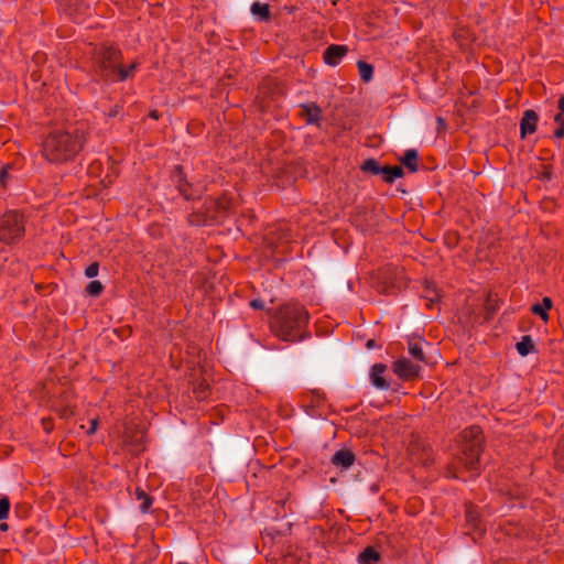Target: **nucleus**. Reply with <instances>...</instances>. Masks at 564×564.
<instances>
[{
	"label": "nucleus",
	"mask_w": 564,
	"mask_h": 564,
	"mask_svg": "<svg viewBox=\"0 0 564 564\" xmlns=\"http://www.w3.org/2000/svg\"><path fill=\"white\" fill-rule=\"evenodd\" d=\"M486 319L489 321L496 312V307L491 304L490 299L486 303Z\"/></svg>",
	"instance_id": "37"
},
{
	"label": "nucleus",
	"mask_w": 564,
	"mask_h": 564,
	"mask_svg": "<svg viewBox=\"0 0 564 564\" xmlns=\"http://www.w3.org/2000/svg\"><path fill=\"white\" fill-rule=\"evenodd\" d=\"M386 370L387 366L384 364H375L371 368V382L376 388L381 390H388L390 388V383L382 376Z\"/></svg>",
	"instance_id": "14"
},
{
	"label": "nucleus",
	"mask_w": 564,
	"mask_h": 564,
	"mask_svg": "<svg viewBox=\"0 0 564 564\" xmlns=\"http://www.w3.org/2000/svg\"><path fill=\"white\" fill-rule=\"evenodd\" d=\"M422 341L423 340L421 338L410 339L408 348H409V354L412 356V358H414L417 361L425 362L426 360H425V355H424V351L422 348Z\"/></svg>",
	"instance_id": "21"
},
{
	"label": "nucleus",
	"mask_w": 564,
	"mask_h": 564,
	"mask_svg": "<svg viewBox=\"0 0 564 564\" xmlns=\"http://www.w3.org/2000/svg\"><path fill=\"white\" fill-rule=\"evenodd\" d=\"M516 348L519 355L523 357L535 350L534 343L529 335L523 336L521 340L517 343Z\"/></svg>",
	"instance_id": "24"
},
{
	"label": "nucleus",
	"mask_w": 564,
	"mask_h": 564,
	"mask_svg": "<svg viewBox=\"0 0 564 564\" xmlns=\"http://www.w3.org/2000/svg\"><path fill=\"white\" fill-rule=\"evenodd\" d=\"M0 530L1 531H7L8 530V524L7 523H0Z\"/></svg>",
	"instance_id": "48"
},
{
	"label": "nucleus",
	"mask_w": 564,
	"mask_h": 564,
	"mask_svg": "<svg viewBox=\"0 0 564 564\" xmlns=\"http://www.w3.org/2000/svg\"><path fill=\"white\" fill-rule=\"evenodd\" d=\"M203 207L212 224H219L224 221L232 212L234 200L227 194H223L218 198H206Z\"/></svg>",
	"instance_id": "5"
},
{
	"label": "nucleus",
	"mask_w": 564,
	"mask_h": 564,
	"mask_svg": "<svg viewBox=\"0 0 564 564\" xmlns=\"http://www.w3.org/2000/svg\"><path fill=\"white\" fill-rule=\"evenodd\" d=\"M24 226L22 216L17 212H8L0 218V240L6 243L17 241L22 237Z\"/></svg>",
	"instance_id": "6"
},
{
	"label": "nucleus",
	"mask_w": 564,
	"mask_h": 564,
	"mask_svg": "<svg viewBox=\"0 0 564 564\" xmlns=\"http://www.w3.org/2000/svg\"><path fill=\"white\" fill-rule=\"evenodd\" d=\"M250 306L254 310H263L264 308V304H263V301H261L260 299H254L250 302Z\"/></svg>",
	"instance_id": "39"
},
{
	"label": "nucleus",
	"mask_w": 564,
	"mask_h": 564,
	"mask_svg": "<svg viewBox=\"0 0 564 564\" xmlns=\"http://www.w3.org/2000/svg\"><path fill=\"white\" fill-rule=\"evenodd\" d=\"M98 422L99 419L96 415L89 419V426L87 429L83 423L79 424L78 429L83 430L86 435H93L97 430Z\"/></svg>",
	"instance_id": "32"
},
{
	"label": "nucleus",
	"mask_w": 564,
	"mask_h": 564,
	"mask_svg": "<svg viewBox=\"0 0 564 564\" xmlns=\"http://www.w3.org/2000/svg\"><path fill=\"white\" fill-rule=\"evenodd\" d=\"M558 113H564V95L560 97L557 101Z\"/></svg>",
	"instance_id": "44"
},
{
	"label": "nucleus",
	"mask_w": 564,
	"mask_h": 564,
	"mask_svg": "<svg viewBox=\"0 0 564 564\" xmlns=\"http://www.w3.org/2000/svg\"><path fill=\"white\" fill-rule=\"evenodd\" d=\"M283 95V89L279 82L273 77H264L258 86L256 101L260 109L264 111L270 102Z\"/></svg>",
	"instance_id": "7"
},
{
	"label": "nucleus",
	"mask_w": 564,
	"mask_h": 564,
	"mask_svg": "<svg viewBox=\"0 0 564 564\" xmlns=\"http://www.w3.org/2000/svg\"><path fill=\"white\" fill-rule=\"evenodd\" d=\"M404 174L403 169L399 165H384L381 166L380 174L382 180L388 183L392 184L397 178L402 177Z\"/></svg>",
	"instance_id": "16"
},
{
	"label": "nucleus",
	"mask_w": 564,
	"mask_h": 564,
	"mask_svg": "<svg viewBox=\"0 0 564 564\" xmlns=\"http://www.w3.org/2000/svg\"><path fill=\"white\" fill-rule=\"evenodd\" d=\"M376 346V340L375 339H368L367 343H366V347L368 349H371Z\"/></svg>",
	"instance_id": "47"
},
{
	"label": "nucleus",
	"mask_w": 564,
	"mask_h": 564,
	"mask_svg": "<svg viewBox=\"0 0 564 564\" xmlns=\"http://www.w3.org/2000/svg\"><path fill=\"white\" fill-rule=\"evenodd\" d=\"M423 455H424V457L422 458V463L424 465L430 464L432 462L430 452L427 449H423Z\"/></svg>",
	"instance_id": "42"
},
{
	"label": "nucleus",
	"mask_w": 564,
	"mask_h": 564,
	"mask_svg": "<svg viewBox=\"0 0 564 564\" xmlns=\"http://www.w3.org/2000/svg\"><path fill=\"white\" fill-rule=\"evenodd\" d=\"M172 182L177 188L178 193L186 199H194L196 196L192 191V184L187 181L182 165H175L172 171Z\"/></svg>",
	"instance_id": "9"
},
{
	"label": "nucleus",
	"mask_w": 564,
	"mask_h": 564,
	"mask_svg": "<svg viewBox=\"0 0 564 564\" xmlns=\"http://www.w3.org/2000/svg\"><path fill=\"white\" fill-rule=\"evenodd\" d=\"M465 518L467 525H469L471 530H480L479 512L473 503H466Z\"/></svg>",
	"instance_id": "18"
},
{
	"label": "nucleus",
	"mask_w": 564,
	"mask_h": 564,
	"mask_svg": "<svg viewBox=\"0 0 564 564\" xmlns=\"http://www.w3.org/2000/svg\"><path fill=\"white\" fill-rule=\"evenodd\" d=\"M380 560V553L372 546H367L358 555L359 564H376Z\"/></svg>",
	"instance_id": "20"
},
{
	"label": "nucleus",
	"mask_w": 564,
	"mask_h": 564,
	"mask_svg": "<svg viewBox=\"0 0 564 564\" xmlns=\"http://www.w3.org/2000/svg\"><path fill=\"white\" fill-rule=\"evenodd\" d=\"M347 53L348 47L346 45L332 44L324 51L323 59L325 64L336 66L339 64L341 58L347 55Z\"/></svg>",
	"instance_id": "12"
},
{
	"label": "nucleus",
	"mask_w": 564,
	"mask_h": 564,
	"mask_svg": "<svg viewBox=\"0 0 564 564\" xmlns=\"http://www.w3.org/2000/svg\"><path fill=\"white\" fill-rule=\"evenodd\" d=\"M12 166L11 165H6L1 173H0V184L1 186L6 187L7 186V183H8V178L11 177V175L9 174V170H11Z\"/></svg>",
	"instance_id": "36"
},
{
	"label": "nucleus",
	"mask_w": 564,
	"mask_h": 564,
	"mask_svg": "<svg viewBox=\"0 0 564 564\" xmlns=\"http://www.w3.org/2000/svg\"><path fill=\"white\" fill-rule=\"evenodd\" d=\"M356 456L355 454L347 448L338 449L330 458V462L334 466L338 468L348 469L355 463Z\"/></svg>",
	"instance_id": "13"
},
{
	"label": "nucleus",
	"mask_w": 564,
	"mask_h": 564,
	"mask_svg": "<svg viewBox=\"0 0 564 564\" xmlns=\"http://www.w3.org/2000/svg\"><path fill=\"white\" fill-rule=\"evenodd\" d=\"M98 75L106 82H123L133 77L138 63L133 62L128 67L122 65L121 51L108 43L99 45L95 51Z\"/></svg>",
	"instance_id": "2"
},
{
	"label": "nucleus",
	"mask_w": 564,
	"mask_h": 564,
	"mask_svg": "<svg viewBox=\"0 0 564 564\" xmlns=\"http://www.w3.org/2000/svg\"><path fill=\"white\" fill-rule=\"evenodd\" d=\"M358 72L360 78L368 83L372 79L373 76V66L365 61H358L357 63Z\"/></svg>",
	"instance_id": "28"
},
{
	"label": "nucleus",
	"mask_w": 564,
	"mask_h": 564,
	"mask_svg": "<svg viewBox=\"0 0 564 564\" xmlns=\"http://www.w3.org/2000/svg\"><path fill=\"white\" fill-rule=\"evenodd\" d=\"M86 127L84 123H77V127L73 131V153L75 149L83 150L85 143Z\"/></svg>",
	"instance_id": "23"
},
{
	"label": "nucleus",
	"mask_w": 564,
	"mask_h": 564,
	"mask_svg": "<svg viewBox=\"0 0 564 564\" xmlns=\"http://www.w3.org/2000/svg\"><path fill=\"white\" fill-rule=\"evenodd\" d=\"M10 511V501L7 497L0 499V520L7 519Z\"/></svg>",
	"instance_id": "33"
},
{
	"label": "nucleus",
	"mask_w": 564,
	"mask_h": 564,
	"mask_svg": "<svg viewBox=\"0 0 564 564\" xmlns=\"http://www.w3.org/2000/svg\"><path fill=\"white\" fill-rule=\"evenodd\" d=\"M135 498L141 501L140 510L143 513L148 512L150 507L152 506L153 498L139 487L135 489Z\"/></svg>",
	"instance_id": "27"
},
{
	"label": "nucleus",
	"mask_w": 564,
	"mask_h": 564,
	"mask_svg": "<svg viewBox=\"0 0 564 564\" xmlns=\"http://www.w3.org/2000/svg\"><path fill=\"white\" fill-rule=\"evenodd\" d=\"M187 223L191 226H210L213 225L209 218L207 217V214L205 209L193 212L187 217Z\"/></svg>",
	"instance_id": "22"
},
{
	"label": "nucleus",
	"mask_w": 564,
	"mask_h": 564,
	"mask_svg": "<svg viewBox=\"0 0 564 564\" xmlns=\"http://www.w3.org/2000/svg\"><path fill=\"white\" fill-rule=\"evenodd\" d=\"M360 170L365 173L379 175L381 171V165L376 159L369 158L364 161V163L360 166Z\"/></svg>",
	"instance_id": "29"
},
{
	"label": "nucleus",
	"mask_w": 564,
	"mask_h": 564,
	"mask_svg": "<svg viewBox=\"0 0 564 564\" xmlns=\"http://www.w3.org/2000/svg\"><path fill=\"white\" fill-rule=\"evenodd\" d=\"M70 138L67 132L51 133L43 144L44 156L53 163L67 162L69 154Z\"/></svg>",
	"instance_id": "4"
},
{
	"label": "nucleus",
	"mask_w": 564,
	"mask_h": 564,
	"mask_svg": "<svg viewBox=\"0 0 564 564\" xmlns=\"http://www.w3.org/2000/svg\"><path fill=\"white\" fill-rule=\"evenodd\" d=\"M539 122V115L532 109H528L523 112L520 120V137L525 139L528 134H533L536 131Z\"/></svg>",
	"instance_id": "11"
},
{
	"label": "nucleus",
	"mask_w": 564,
	"mask_h": 564,
	"mask_svg": "<svg viewBox=\"0 0 564 564\" xmlns=\"http://www.w3.org/2000/svg\"><path fill=\"white\" fill-rule=\"evenodd\" d=\"M301 117L308 124H318L322 116V109L316 104H305L301 106Z\"/></svg>",
	"instance_id": "15"
},
{
	"label": "nucleus",
	"mask_w": 564,
	"mask_h": 564,
	"mask_svg": "<svg viewBox=\"0 0 564 564\" xmlns=\"http://www.w3.org/2000/svg\"><path fill=\"white\" fill-rule=\"evenodd\" d=\"M149 117L154 119V120H158L161 117V115H160V112L158 110L154 109V110H151L149 112Z\"/></svg>",
	"instance_id": "45"
},
{
	"label": "nucleus",
	"mask_w": 564,
	"mask_h": 564,
	"mask_svg": "<svg viewBox=\"0 0 564 564\" xmlns=\"http://www.w3.org/2000/svg\"><path fill=\"white\" fill-rule=\"evenodd\" d=\"M555 468L564 470V435L560 438L554 449Z\"/></svg>",
	"instance_id": "30"
},
{
	"label": "nucleus",
	"mask_w": 564,
	"mask_h": 564,
	"mask_svg": "<svg viewBox=\"0 0 564 564\" xmlns=\"http://www.w3.org/2000/svg\"><path fill=\"white\" fill-rule=\"evenodd\" d=\"M98 271H99V263L93 262L86 268L85 275L87 278H95L98 274Z\"/></svg>",
	"instance_id": "34"
},
{
	"label": "nucleus",
	"mask_w": 564,
	"mask_h": 564,
	"mask_svg": "<svg viewBox=\"0 0 564 564\" xmlns=\"http://www.w3.org/2000/svg\"><path fill=\"white\" fill-rule=\"evenodd\" d=\"M426 291H427L426 297L429 299V301L431 303L438 300V295L436 293L434 285H432V283L426 282Z\"/></svg>",
	"instance_id": "35"
},
{
	"label": "nucleus",
	"mask_w": 564,
	"mask_h": 564,
	"mask_svg": "<svg viewBox=\"0 0 564 564\" xmlns=\"http://www.w3.org/2000/svg\"><path fill=\"white\" fill-rule=\"evenodd\" d=\"M543 178L551 180L552 178V170L550 166H545L542 173Z\"/></svg>",
	"instance_id": "43"
},
{
	"label": "nucleus",
	"mask_w": 564,
	"mask_h": 564,
	"mask_svg": "<svg viewBox=\"0 0 564 564\" xmlns=\"http://www.w3.org/2000/svg\"><path fill=\"white\" fill-rule=\"evenodd\" d=\"M104 291V285L100 281L94 280L90 281L86 286V293L90 296L97 297L99 296Z\"/></svg>",
	"instance_id": "31"
},
{
	"label": "nucleus",
	"mask_w": 564,
	"mask_h": 564,
	"mask_svg": "<svg viewBox=\"0 0 564 564\" xmlns=\"http://www.w3.org/2000/svg\"><path fill=\"white\" fill-rule=\"evenodd\" d=\"M463 443L457 460L469 471H478L479 456L482 452V432L479 426H471L462 433Z\"/></svg>",
	"instance_id": "3"
},
{
	"label": "nucleus",
	"mask_w": 564,
	"mask_h": 564,
	"mask_svg": "<svg viewBox=\"0 0 564 564\" xmlns=\"http://www.w3.org/2000/svg\"><path fill=\"white\" fill-rule=\"evenodd\" d=\"M419 154L414 149H409L404 152L403 156L400 159L401 163L409 170V172L414 173L419 170Z\"/></svg>",
	"instance_id": "19"
},
{
	"label": "nucleus",
	"mask_w": 564,
	"mask_h": 564,
	"mask_svg": "<svg viewBox=\"0 0 564 564\" xmlns=\"http://www.w3.org/2000/svg\"><path fill=\"white\" fill-rule=\"evenodd\" d=\"M392 369L402 380H412L419 377L421 367L403 357L393 362Z\"/></svg>",
	"instance_id": "10"
},
{
	"label": "nucleus",
	"mask_w": 564,
	"mask_h": 564,
	"mask_svg": "<svg viewBox=\"0 0 564 564\" xmlns=\"http://www.w3.org/2000/svg\"><path fill=\"white\" fill-rule=\"evenodd\" d=\"M437 124H438V129L446 128V121L442 117H437Z\"/></svg>",
	"instance_id": "46"
},
{
	"label": "nucleus",
	"mask_w": 564,
	"mask_h": 564,
	"mask_svg": "<svg viewBox=\"0 0 564 564\" xmlns=\"http://www.w3.org/2000/svg\"><path fill=\"white\" fill-rule=\"evenodd\" d=\"M554 121L558 124V127L564 128V113L555 115Z\"/></svg>",
	"instance_id": "40"
},
{
	"label": "nucleus",
	"mask_w": 564,
	"mask_h": 564,
	"mask_svg": "<svg viewBox=\"0 0 564 564\" xmlns=\"http://www.w3.org/2000/svg\"><path fill=\"white\" fill-rule=\"evenodd\" d=\"M553 302L550 297L545 296L542 300V303H535L531 306L530 311L532 314L540 316L543 322L549 321L547 311L552 308Z\"/></svg>",
	"instance_id": "17"
},
{
	"label": "nucleus",
	"mask_w": 564,
	"mask_h": 564,
	"mask_svg": "<svg viewBox=\"0 0 564 564\" xmlns=\"http://www.w3.org/2000/svg\"><path fill=\"white\" fill-rule=\"evenodd\" d=\"M308 312L299 303H288L280 306L272 315L271 330L284 341H297L307 337L305 330L308 323Z\"/></svg>",
	"instance_id": "1"
},
{
	"label": "nucleus",
	"mask_w": 564,
	"mask_h": 564,
	"mask_svg": "<svg viewBox=\"0 0 564 564\" xmlns=\"http://www.w3.org/2000/svg\"><path fill=\"white\" fill-rule=\"evenodd\" d=\"M121 110H122V106H120V105H116V106H113V107L109 110V112H108V117H110V118H115V117H117V116L120 113V111H121Z\"/></svg>",
	"instance_id": "38"
},
{
	"label": "nucleus",
	"mask_w": 564,
	"mask_h": 564,
	"mask_svg": "<svg viewBox=\"0 0 564 564\" xmlns=\"http://www.w3.org/2000/svg\"><path fill=\"white\" fill-rule=\"evenodd\" d=\"M209 391V384L205 379L193 382V393L196 399L204 400L207 398Z\"/></svg>",
	"instance_id": "26"
},
{
	"label": "nucleus",
	"mask_w": 564,
	"mask_h": 564,
	"mask_svg": "<svg viewBox=\"0 0 564 564\" xmlns=\"http://www.w3.org/2000/svg\"><path fill=\"white\" fill-rule=\"evenodd\" d=\"M384 286L382 292L387 294H397L406 288L408 281L402 269H387L383 273Z\"/></svg>",
	"instance_id": "8"
},
{
	"label": "nucleus",
	"mask_w": 564,
	"mask_h": 564,
	"mask_svg": "<svg viewBox=\"0 0 564 564\" xmlns=\"http://www.w3.org/2000/svg\"><path fill=\"white\" fill-rule=\"evenodd\" d=\"M554 138L562 139L564 138V128L557 127L553 132Z\"/></svg>",
	"instance_id": "41"
},
{
	"label": "nucleus",
	"mask_w": 564,
	"mask_h": 564,
	"mask_svg": "<svg viewBox=\"0 0 564 564\" xmlns=\"http://www.w3.org/2000/svg\"><path fill=\"white\" fill-rule=\"evenodd\" d=\"M251 13L260 21H268L270 19V7L267 3L253 2Z\"/></svg>",
	"instance_id": "25"
}]
</instances>
